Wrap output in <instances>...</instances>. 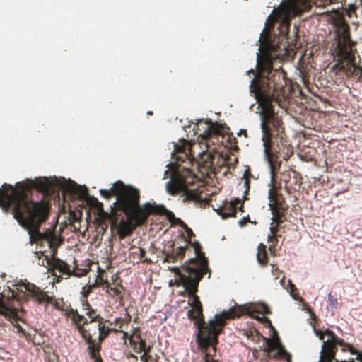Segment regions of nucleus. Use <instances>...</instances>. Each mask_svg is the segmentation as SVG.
Listing matches in <instances>:
<instances>
[{
    "label": "nucleus",
    "mask_w": 362,
    "mask_h": 362,
    "mask_svg": "<svg viewBox=\"0 0 362 362\" xmlns=\"http://www.w3.org/2000/svg\"><path fill=\"white\" fill-rule=\"evenodd\" d=\"M182 238L185 244L182 245V255L189 247L192 249L194 257L189 258L182 265V303H186L184 306L187 310L188 318L194 321L197 327V341L202 349L212 346V351H215L214 345L217 342L218 335L220 334L227 320L239 317L244 313L257 318L259 321L268 320L265 314L269 312L268 307L264 303H251L245 305L243 308H230L223 310L221 313L214 315V318L204 324L202 313V305L198 296L195 294L198 282L206 271V259L201 252V246L197 241H192L194 235L192 230L182 222Z\"/></svg>",
    "instance_id": "nucleus-1"
},
{
    "label": "nucleus",
    "mask_w": 362,
    "mask_h": 362,
    "mask_svg": "<svg viewBox=\"0 0 362 362\" xmlns=\"http://www.w3.org/2000/svg\"><path fill=\"white\" fill-rule=\"evenodd\" d=\"M64 187V183L47 177L28 179L15 187L5 183L0 188V207L4 212L12 214L19 225L28 230L32 244L45 243L49 248L55 249L59 245L55 233L49 230L40 232L42 223L49 217V205L42 200L35 202L30 195L33 189L49 194L54 187L62 189Z\"/></svg>",
    "instance_id": "nucleus-2"
},
{
    "label": "nucleus",
    "mask_w": 362,
    "mask_h": 362,
    "mask_svg": "<svg viewBox=\"0 0 362 362\" xmlns=\"http://www.w3.org/2000/svg\"><path fill=\"white\" fill-rule=\"evenodd\" d=\"M253 92L256 102L259 104L260 108V129L262 131L261 141L263 146V156L267 162L270 170V180L269 182V189L268 192L269 206L272 213L274 216L280 205L281 201L278 194L277 189L274 185V165L273 163V157L274 153L272 148V134L271 129L268 125L270 119L274 115V111L270 103L269 98L264 95L259 88L255 87L251 90Z\"/></svg>",
    "instance_id": "nucleus-3"
},
{
    "label": "nucleus",
    "mask_w": 362,
    "mask_h": 362,
    "mask_svg": "<svg viewBox=\"0 0 362 362\" xmlns=\"http://www.w3.org/2000/svg\"><path fill=\"white\" fill-rule=\"evenodd\" d=\"M119 209L125 214L127 218V221L123 218H121L117 223V226L113 227L117 229L119 240H123L131 235L137 227L144 225L151 214L165 215L170 222L175 221L177 223L181 224V220L175 218L174 214L165 206L150 203L141 206L139 199L127 203V200L123 199L122 207Z\"/></svg>",
    "instance_id": "nucleus-4"
},
{
    "label": "nucleus",
    "mask_w": 362,
    "mask_h": 362,
    "mask_svg": "<svg viewBox=\"0 0 362 362\" xmlns=\"http://www.w3.org/2000/svg\"><path fill=\"white\" fill-rule=\"evenodd\" d=\"M219 131L220 129L218 124L211 122H207L206 129L200 134L201 141L199 144H191L182 138V153H185L189 160H191V157L194 158L195 156H199V164H202L206 168H211L213 165L214 155L208 148L210 144L214 143L213 141H211V135L218 134Z\"/></svg>",
    "instance_id": "nucleus-5"
},
{
    "label": "nucleus",
    "mask_w": 362,
    "mask_h": 362,
    "mask_svg": "<svg viewBox=\"0 0 362 362\" xmlns=\"http://www.w3.org/2000/svg\"><path fill=\"white\" fill-rule=\"evenodd\" d=\"M310 7L308 0H288L281 3L276 10H273L268 16L265 23V30L274 21H279L282 27L281 32H286L288 29L289 20L291 16H296Z\"/></svg>",
    "instance_id": "nucleus-6"
},
{
    "label": "nucleus",
    "mask_w": 362,
    "mask_h": 362,
    "mask_svg": "<svg viewBox=\"0 0 362 362\" xmlns=\"http://www.w3.org/2000/svg\"><path fill=\"white\" fill-rule=\"evenodd\" d=\"M100 194L106 198L110 199L112 196L117 197V201L114 205H117L119 209L122 207V202L127 200V203H130L135 199H140L139 191L132 187L125 186L123 182L118 181L109 189H100Z\"/></svg>",
    "instance_id": "nucleus-7"
},
{
    "label": "nucleus",
    "mask_w": 362,
    "mask_h": 362,
    "mask_svg": "<svg viewBox=\"0 0 362 362\" xmlns=\"http://www.w3.org/2000/svg\"><path fill=\"white\" fill-rule=\"evenodd\" d=\"M175 151L173 156H176V162H171L167 165L168 170H165V175L170 173V180L166 184V190L171 195H176L181 192V171L180 170L179 160L181 153V145L174 144Z\"/></svg>",
    "instance_id": "nucleus-8"
},
{
    "label": "nucleus",
    "mask_w": 362,
    "mask_h": 362,
    "mask_svg": "<svg viewBox=\"0 0 362 362\" xmlns=\"http://www.w3.org/2000/svg\"><path fill=\"white\" fill-rule=\"evenodd\" d=\"M22 287L27 292V296L38 305H43L45 307L48 304H51L55 309L62 310L65 313L66 309L63 308L64 302L62 300H59L54 296H49L47 292L42 290L33 284L26 283Z\"/></svg>",
    "instance_id": "nucleus-9"
},
{
    "label": "nucleus",
    "mask_w": 362,
    "mask_h": 362,
    "mask_svg": "<svg viewBox=\"0 0 362 362\" xmlns=\"http://www.w3.org/2000/svg\"><path fill=\"white\" fill-rule=\"evenodd\" d=\"M249 175L250 170L249 168H247L245 170L243 175L245 180L243 182V194L240 198H235L234 200L230 201V202H228L225 204L224 210L227 211H223L222 210L218 211V214L222 217V218L235 216L237 209H238L240 211H243V202L247 199L246 196L250 188L248 179Z\"/></svg>",
    "instance_id": "nucleus-10"
},
{
    "label": "nucleus",
    "mask_w": 362,
    "mask_h": 362,
    "mask_svg": "<svg viewBox=\"0 0 362 362\" xmlns=\"http://www.w3.org/2000/svg\"><path fill=\"white\" fill-rule=\"evenodd\" d=\"M64 315L71 320L72 324L74 325L75 328L86 341L90 340L96 336V329L92 334L90 329L86 327V325L88 324V320L79 314L76 310L73 308L66 309Z\"/></svg>",
    "instance_id": "nucleus-11"
},
{
    "label": "nucleus",
    "mask_w": 362,
    "mask_h": 362,
    "mask_svg": "<svg viewBox=\"0 0 362 362\" xmlns=\"http://www.w3.org/2000/svg\"><path fill=\"white\" fill-rule=\"evenodd\" d=\"M342 54L338 62L332 66V69H337L343 71L347 76L355 75L358 79H362V69L355 66L354 57L349 50L341 51Z\"/></svg>",
    "instance_id": "nucleus-12"
},
{
    "label": "nucleus",
    "mask_w": 362,
    "mask_h": 362,
    "mask_svg": "<svg viewBox=\"0 0 362 362\" xmlns=\"http://www.w3.org/2000/svg\"><path fill=\"white\" fill-rule=\"evenodd\" d=\"M336 35L337 37V46L336 49L338 58H341L342 56L341 51L349 50L351 52L349 46V27L343 20L340 19L336 23Z\"/></svg>",
    "instance_id": "nucleus-13"
},
{
    "label": "nucleus",
    "mask_w": 362,
    "mask_h": 362,
    "mask_svg": "<svg viewBox=\"0 0 362 362\" xmlns=\"http://www.w3.org/2000/svg\"><path fill=\"white\" fill-rule=\"evenodd\" d=\"M264 340L265 346L263 351L267 356L277 358H287L288 354L279 343L276 336H274L272 338H264Z\"/></svg>",
    "instance_id": "nucleus-14"
},
{
    "label": "nucleus",
    "mask_w": 362,
    "mask_h": 362,
    "mask_svg": "<svg viewBox=\"0 0 362 362\" xmlns=\"http://www.w3.org/2000/svg\"><path fill=\"white\" fill-rule=\"evenodd\" d=\"M325 333L329 335V338L322 345L319 362H335L331 346L337 344H340V342L331 331L327 330Z\"/></svg>",
    "instance_id": "nucleus-15"
},
{
    "label": "nucleus",
    "mask_w": 362,
    "mask_h": 362,
    "mask_svg": "<svg viewBox=\"0 0 362 362\" xmlns=\"http://www.w3.org/2000/svg\"><path fill=\"white\" fill-rule=\"evenodd\" d=\"M64 187L62 189H66L71 193L76 194L80 199L86 200L87 202L90 200L98 202L97 199L89 196L88 189L86 186L78 185L75 182L70 185H67L64 183Z\"/></svg>",
    "instance_id": "nucleus-16"
},
{
    "label": "nucleus",
    "mask_w": 362,
    "mask_h": 362,
    "mask_svg": "<svg viewBox=\"0 0 362 362\" xmlns=\"http://www.w3.org/2000/svg\"><path fill=\"white\" fill-rule=\"evenodd\" d=\"M53 268L55 270H57L62 274L66 275L68 277L70 276L71 275L79 277L84 276L86 273V270H81L80 274L77 273L74 270L71 271L70 269V266L67 264L65 262L60 259H57L54 261L53 264Z\"/></svg>",
    "instance_id": "nucleus-17"
},
{
    "label": "nucleus",
    "mask_w": 362,
    "mask_h": 362,
    "mask_svg": "<svg viewBox=\"0 0 362 362\" xmlns=\"http://www.w3.org/2000/svg\"><path fill=\"white\" fill-rule=\"evenodd\" d=\"M86 342L88 345V350L89 355L93 362H103L100 355L101 345L100 343H96V339L93 338Z\"/></svg>",
    "instance_id": "nucleus-18"
},
{
    "label": "nucleus",
    "mask_w": 362,
    "mask_h": 362,
    "mask_svg": "<svg viewBox=\"0 0 362 362\" xmlns=\"http://www.w3.org/2000/svg\"><path fill=\"white\" fill-rule=\"evenodd\" d=\"M82 306L83 310L85 312V315L90 319V320H88V323H98L103 320V318L97 313V310L91 307L89 303H83Z\"/></svg>",
    "instance_id": "nucleus-19"
},
{
    "label": "nucleus",
    "mask_w": 362,
    "mask_h": 362,
    "mask_svg": "<svg viewBox=\"0 0 362 362\" xmlns=\"http://www.w3.org/2000/svg\"><path fill=\"white\" fill-rule=\"evenodd\" d=\"M96 329V334L98 333V341L96 343H100L105 340L106 337L112 332L110 327H106L104 324V319L97 323L95 326V330Z\"/></svg>",
    "instance_id": "nucleus-20"
},
{
    "label": "nucleus",
    "mask_w": 362,
    "mask_h": 362,
    "mask_svg": "<svg viewBox=\"0 0 362 362\" xmlns=\"http://www.w3.org/2000/svg\"><path fill=\"white\" fill-rule=\"evenodd\" d=\"M124 288L123 286L120 284H117L114 287L110 285H108L107 287V292L109 293V295L112 297H117L119 300V304L122 305L124 304Z\"/></svg>",
    "instance_id": "nucleus-21"
},
{
    "label": "nucleus",
    "mask_w": 362,
    "mask_h": 362,
    "mask_svg": "<svg viewBox=\"0 0 362 362\" xmlns=\"http://www.w3.org/2000/svg\"><path fill=\"white\" fill-rule=\"evenodd\" d=\"M118 211L120 210L116 204L114 207H111L110 213L104 214V217L110 222L112 229H113V227H116L117 226V223L119 221V218L120 214H118Z\"/></svg>",
    "instance_id": "nucleus-22"
},
{
    "label": "nucleus",
    "mask_w": 362,
    "mask_h": 362,
    "mask_svg": "<svg viewBox=\"0 0 362 362\" xmlns=\"http://www.w3.org/2000/svg\"><path fill=\"white\" fill-rule=\"evenodd\" d=\"M164 262H175L181 256V247H177L175 250L173 249L171 251L164 250Z\"/></svg>",
    "instance_id": "nucleus-23"
},
{
    "label": "nucleus",
    "mask_w": 362,
    "mask_h": 362,
    "mask_svg": "<svg viewBox=\"0 0 362 362\" xmlns=\"http://www.w3.org/2000/svg\"><path fill=\"white\" fill-rule=\"evenodd\" d=\"M185 173H189V170L187 168L182 167V177H184ZM185 182L187 181L184 180V177H182V199L186 200H195L197 199V195L192 192L189 191L185 186Z\"/></svg>",
    "instance_id": "nucleus-24"
},
{
    "label": "nucleus",
    "mask_w": 362,
    "mask_h": 362,
    "mask_svg": "<svg viewBox=\"0 0 362 362\" xmlns=\"http://www.w3.org/2000/svg\"><path fill=\"white\" fill-rule=\"evenodd\" d=\"M129 343L133 348L134 352L139 354L141 352L145 351L146 349H148L146 341H140L137 342L135 339H133V335L129 337Z\"/></svg>",
    "instance_id": "nucleus-25"
},
{
    "label": "nucleus",
    "mask_w": 362,
    "mask_h": 362,
    "mask_svg": "<svg viewBox=\"0 0 362 362\" xmlns=\"http://www.w3.org/2000/svg\"><path fill=\"white\" fill-rule=\"evenodd\" d=\"M257 260L260 264H265L267 262V253L266 247L263 244H259L257 247L256 254Z\"/></svg>",
    "instance_id": "nucleus-26"
},
{
    "label": "nucleus",
    "mask_w": 362,
    "mask_h": 362,
    "mask_svg": "<svg viewBox=\"0 0 362 362\" xmlns=\"http://www.w3.org/2000/svg\"><path fill=\"white\" fill-rule=\"evenodd\" d=\"M170 272H174L177 277L175 279H171L169 281L170 286H180L181 285V270L179 267H168Z\"/></svg>",
    "instance_id": "nucleus-27"
},
{
    "label": "nucleus",
    "mask_w": 362,
    "mask_h": 362,
    "mask_svg": "<svg viewBox=\"0 0 362 362\" xmlns=\"http://www.w3.org/2000/svg\"><path fill=\"white\" fill-rule=\"evenodd\" d=\"M98 286L97 283H94L93 284L86 285L82 288L81 291V294L82 296L81 302L83 303H88V298L90 293H92L93 289Z\"/></svg>",
    "instance_id": "nucleus-28"
},
{
    "label": "nucleus",
    "mask_w": 362,
    "mask_h": 362,
    "mask_svg": "<svg viewBox=\"0 0 362 362\" xmlns=\"http://www.w3.org/2000/svg\"><path fill=\"white\" fill-rule=\"evenodd\" d=\"M3 303H4V305L6 308H9L10 310H11L13 312L14 315L13 316L6 315L5 314L1 313H0V315H4L6 318L8 319L9 320H14L15 322H12V323H13V326L17 329L18 332H23V333L24 332L23 329L17 322L18 315H17V313H16V310L13 309V308H10V307L6 306L4 302H3Z\"/></svg>",
    "instance_id": "nucleus-29"
},
{
    "label": "nucleus",
    "mask_w": 362,
    "mask_h": 362,
    "mask_svg": "<svg viewBox=\"0 0 362 362\" xmlns=\"http://www.w3.org/2000/svg\"><path fill=\"white\" fill-rule=\"evenodd\" d=\"M261 69L263 71L269 72L272 69V60L269 56L266 55L263 64L261 65Z\"/></svg>",
    "instance_id": "nucleus-30"
},
{
    "label": "nucleus",
    "mask_w": 362,
    "mask_h": 362,
    "mask_svg": "<svg viewBox=\"0 0 362 362\" xmlns=\"http://www.w3.org/2000/svg\"><path fill=\"white\" fill-rule=\"evenodd\" d=\"M139 260L142 263H146V264H151L152 263V261L151 260V259H148V258H144L145 257V255H146V251L144 248L142 247H139Z\"/></svg>",
    "instance_id": "nucleus-31"
},
{
    "label": "nucleus",
    "mask_w": 362,
    "mask_h": 362,
    "mask_svg": "<svg viewBox=\"0 0 362 362\" xmlns=\"http://www.w3.org/2000/svg\"><path fill=\"white\" fill-rule=\"evenodd\" d=\"M151 351V346H148V349L144 351V354L140 356V360L142 362H148L151 359V356L149 355V353Z\"/></svg>",
    "instance_id": "nucleus-32"
},
{
    "label": "nucleus",
    "mask_w": 362,
    "mask_h": 362,
    "mask_svg": "<svg viewBox=\"0 0 362 362\" xmlns=\"http://www.w3.org/2000/svg\"><path fill=\"white\" fill-rule=\"evenodd\" d=\"M0 313H4L6 315H10V316H13L14 315V313H13V312L11 310H10L9 308H6L4 305L3 300L1 298H0Z\"/></svg>",
    "instance_id": "nucleus-33"
},
{
    "label": "nucleus",
    "mask_w": 362,
    "mask_h": 362,
    "mask_svg": "<svg viewBox=\"0 0 362 362\" xmlns=\"http://www.w3.org/2000/svg\"><path fill=\"white\" fill-rule=\"evenodd\" d=\"M130 320H131V316L129 315H128V317L127 319H124V318H117V319H115V324L116 325H119V328H122V325L123 324H128L129 322L130 321Z\"/></svg>",
    "instance_id": "nucleus-34"
},
{
    "label": "nucleus",
    "mask_w": 362,
    "mask_h": 362,
    "mask_svg": "<svg viewBox=\"0 0 362 362\" xmlns=\"http://www.w3.org/2000/svg\"><path fill=\"white\" fill-rule=\"evenodd\" d=\"M329 305L328 308H330L331 310H334L336 308L337 300L335 298L332 297L331 295L328 296Z\"/></svg>",
    "instance_id": "nucleus-35"
},
{
    "label": "nucleus",
    "mask_w": 362,
    "mask_h": 362,
    "mask_svg": "<svg viewBox=\"0 0 362 362\" xmlns=\"http://www.w3.org/2000/svg\"><path fill=\"white\" fill-rule=\"evenodd\" d=\"M132 335H133V339H135L137 342L140 341H146L141 338L140 333L137 334V331H135L134 333Z\"/></svg>",
    "instance_id": "nucleus-36"
},
{
    "label": "nucleus",
    "mask_w": 362,
    "mask_h": 362,
    "mask_svg": "<svg viewBox=\"0 0 362 362\" xmlns=\"http://www.w3.org/2000/svg\"><path fill=\"white\" fill-rule=\"evenodd\" d=\"M288 285H289V293H290V295L294 298V299H296V298L295 297V296L293 294V289L295 288V286L291 283V281L289 280L288 281Z\"/></svg>",
    "instance_id": "nucleus-37"
},
{
    "label": "nucleus",
    "mask_w": 362,
    "mask_h": 362,
    "mask_svg": "<svg viewBox=\"0 0 362 362\" xmlns=\"http://www.w3.org/2000/svg\"><path fill=\"white\" fill-rule=\"evenodd\" d=\"M210 355V351H205V356L204 357V362H214V359L212 358H209V356Z\"/></svg>",
    "instance_id": "nucleus-38"
},
{
    "label": "nucleus",
    "mask_w": 362,
    "mask_h": 362,
    "mask_svg": "<svg viewBox=\"0 0 362 362\" xmlns=\"http://www.w3.org/2000/svg\"><path fill=\"white\" fill-rule=\"evenodd\" d=\"M314 332H315V334L319 337L320 340L323 339V335L325 333H323L321 331H317L315 328H313Z\"/></svg>",
    "instance_id": "nucleus-39"
},
{
    "label": "nucleus",
    "mask_w": 362,
    "mask_h": 362,
    "mask_svg": "<svg viewBox=\"0 0 362 362\" xmlns=\"http://www.w3.org/2000/svg\"><path fill=\"white\" fill-rule=\"evenodd\" d=\"M271 235H268V238L269 240H272L274 238V227L271 226L270 228Z\"/></svg>",
    "instance_id": "nucleus-40"
},
{
    "label": "nucleus",
    "mask_w": 362,
    "mask_h": 362,
    "mask_svg": "<svg viewBox=\"0 0 362 362\" xmlns=\"http://www.w3.org/2000/svg\"><path fill=\"white\" fill-rule=\"evenodd\" d=\"M247 221H248V218L247 217H243L242 219H240L238 221L239 225L243 226Z\"/></svg>",
    "instance_id": "nucleus-41"
},
{
    "label": "nucleus",
    "mask_w": 362,
    "mask_h": 362,
    "mask_svg": "<svg viewBox=\"0 0 362 362\" xmlns=\"http://www.w3.org/2000/svg\"><path fill=\"white\" fill-rule=\"evenodd\" d=\"M121 332H122L123 334L124 339H128L129 340V337L131 336V334L129 335L127 332L124 331H121Z\"/></svg>",
    "instance_id": "nucleus-42"
},
{
    "label": "nucleus",
    "mask_w": 362,
    "mask_h": 362,
    "mask_svg": "<svg viewBox=\"0 0 362 362\" xmlns=\"http://www.w3.org/2000/svg\"><path fill=\"white\" fill-rule=\"evenodd\" d=\"M127 358H135L137 360V356H135L134 354L132 353H129L127 356Z\"/></svg>",
    "instance_id": "nucleus-43"
},
{
    "label": "nucleus",
    "mask_w": 362,
    "mask_h": 362,
    "mask_svg": "<svg viewBox=\"0 0 362 362\" xmlns=\"http://www.w3.org/2000/svg\"><path fill=\"white\" fill-rule=\"evenodd\" d=\"M241 134H243L245 136H246V131L244 129H240L239 132L238 133V135H240Z\"/></svg>",
    "instance_id": "nucleus-44"
},
{
    "label": "nucleus",
    "mask_w": 362,
    "mask_h": 362,
    "mask_svg": "<svg viewBox=\"0 0 362 362\" xmlns=\"http://www.w3.org/2000/svg\"><path fill=\"white\" fill-rule=\"evenodd\" d=\"M284 276L281 277L279 280L280 285L283 287L284 286Z\"/></svg>",
    "instance_id": "nucleus-45"
},
{
    "label": "nucleus",
    "mask_w": 362,
    "mask_h": 362,
    "mask_svg": "<svg viewBox=\"0 0 362 362\" xmlns=\"http://www.w3.org/2000/svg\"><path fill=\"white\" fill-rule=\"evenodd\" d=\"M348 348H349V350L351 354H355V351L353 350L352 347L349 346Z\"/></svg>",
    "instance_id": "nucleus-46"
},
{
    "label": "nucleus",
    "mask_w": 362,
    "mask_h": 362,
    "mask_svg": "<svg viewBox=\"0 0 362 362\" xmlns=\"http://www.w3.org/2000/svg\"><path fill=\"white\" fill-rule=\"evenodd\" d=\"M110 329H112V332H118V329H115V328H110Z\"/></svg>",
    "instance_id": "nucleus-47"
},
{
    "label": "nucleus",
    "mask_w": 362,
    "mask_h": 362,
    "mask_svg": "<svg viewBox=\"0 0 362 362\" xmlns=\"http://www.w3.org/2000/svg\"><path fill=\"white\" fill-rule=\"evenodd\" d=\"M147 115H153V112L149 110V111L147 112Z\"/></svg>",
    "instance_id": "nucleus-48"
},
{
    "label": "nucleus",
    "mask_w": 362,
    "mask_h": 362,
    "mask_svg": "<svg viewBox=\"0 0 362 362\" xmlns=\"http://www.w3.org/2000/svg\"><path fill=\"white\" fill-rule=\"evenodd\" d=\"M89 328L90 329V332L93 334L95 332V327L93 328H90V327H89Z\"/></svg>",
    "instance_id": "nucleus-49"
},
{
    "label": "nucleus",
    "mask_w": 362,
    "mask_h": 362,
    "mask_svg": "<svg viewBox=\"0 0 362 362\" xmlns=\"http://www.w3.org/2000/svg\"><path fill=\"white\" fill-rule=\"evenodd\" d=\"M254 83V80H252L251 82H250V86H252Z\"/></svg>",
    "instance_id": "nucleus-50"
}]
</instances>
